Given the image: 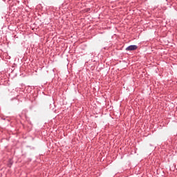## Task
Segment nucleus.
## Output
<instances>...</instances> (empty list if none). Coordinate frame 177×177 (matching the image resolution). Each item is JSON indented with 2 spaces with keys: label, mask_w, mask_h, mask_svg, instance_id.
Returning <instances> with one entry per match:
<instances>
[{
  "label": "nucleus",
  "mask_w": 177,
  "mask_h": 177,
  "mask_svg": "<svg viewBox=\"0 0 177 177\" xmlns=\"http://www.w3.org/2000/svg\"><path fill=\"white\" fill-rule=\"evenodd\" d=\"M137 49H138V46H136V45H131V46H128L126 48V50L131 51V50H136Z\"/></svg>",
  "instance_id": "f257e3e1"
}]
</instances>
